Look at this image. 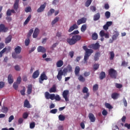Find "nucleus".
I'll return each mask as SVG.
<instances>
[{
    "mask_svg": "<svg viewBox=\"0 0 130 130\" xmlns=\"http://www.w3.org/2000/svg\"><path fill=\"white\" fill-rule=\"evenodd\" d=\"M88 117L91 122H95V120H96V117H95L94 114L91 113H89L88 114Z\"/></svg>",
    "mask_w": 130,
    "mask_h": 130,
    "instance_id": "14",
    "label": "nucleus"
},
{
    "mask_svg": "<svg viewBox=\"0 0 130 130\" xmlns=\"http://www.w3.org/2000/svg\"><path fill=\"white\" fill-rule=\"evenodd\" d=\"M123 102L124 106H125V107H126L127 106V102H126V100L125 98H124L123 99Z\"/></svg>",
    "mask_w": 130,
    "mask_h": 130,
    "instance_id": "58",
    "label": "nucleus"
},
{
    "mask_svg": "<svg viewBox=\"0 0 130 130\" xmlns=\"http://www.w3.org/2000/svg\"><path fill=\"white\" fill-rule=\"evenodd\" d=\"M8 30L9 28L8 27H6L5 24H0V32H3L4 33H6V32H8Z\"/></svg>",
    "mask_w": 130,
    "mask_h": 130,
    "instance_id": "9",
    "label": "nucleus"
},
{
    "mask_svg": "<svg viewBox=\"0 0 130 130\" xmlns=\"http://www.w3.org/2000/svg\"><path fill=\"white\" fill-rule=\"evenodd\" d=\"M100 19V13H98L93 16V21H98Z\"/></svg>",
    "mask_w": 130,
    "mask_h": 130,
    "instance_id": "26",
    "label": "nucleus"
},
{
    "mask_svg": "<svg viewBox=\"0 0 130 130\" xmlns=\"http://www.w3.org/2000/svg\"><path fill=\"white\" fill-rule=\"evenodd\" d=\"M14 53H16V54H20L21 52H22V48L20 46H17L15 49H14Z\"/></svg>",
    "mask_w": 130,
    "mask_h": 130,
    "instance_id": "13",
    "label": "nucleus"
},
{
    "mask_svg": "<svg viewBox=\"0 0 130 130\" xmlns=\"http://www.w3.org/2000/svg\"><path fill=\"white\" fill-rule=\"evenodd\" d=\"M50 93H55L56 92V86L55 85H53L52 87L49 89Z\"/></svg>",
    "mask_w": 130,
    "mask_h": 130,
    "instance_id": "27",
    "label": "nucleus"
},
{
    "mask_svg": "<svg viewBox=\"0 0 130 130\" xmlns=\"http://www.w3.org/2000/svg\"><path fill=\"white\" fill-rule=\"evenodd\" d=\"M31 93H32V85L29 84L28 85L27 87V94H28V95H30Z\"/></svg>",
    "mask_w": 130,
    "mask_h": 130,
    "instance_id": "29",
    "label": "nucleus"
},
{
    "mask_svg": "<svg viewBox=\"0 0 130 130\" xmlns=\"http://www.w3.org/2000/svg\"><path fill=\"white\" fill-rule=\"evenodd\" d=\"M74 54H75V52L73 51H71L69 52V55L71 58H73L74 57Z\"/></svg>",
    "mask_w": 130,
    "mask_h": 130,
    "instance_id": "56",
    "label": "nucleus"
},
{
    "mask_svg": "<svg viewBox=\"0 0 130 130\" xmlns=\"http://www.w3.org/2000/svg\"><path fill=\"white\" fill-rule=\"evenodd\" d=\"M28 116H29V114L27 112H25L22 115V117L24 119H27L28 118Z\"/></svg>",
    "mask_w": 130,
    "mask_h": 130,
    "instance_id": "47",
    "label": "nucleus"
},
{
    "mask_svg": "<svg viewBox=\"0 0 130 130\" xmlns=\"http://www.w3.org/2000/svg\"><path fill=\"white\" fill-rule=\"evenodd\" d=\"M12 15V12L11 11L10 9H8L7 11V16H11Z\"/></svg>",
    "mask_w": 130,
    "mask_h": 130,
    "instance_id": "63",
    "label": "nucleus"
},
{
    "mask_svg": "<svg viewBox=\"0 0 130 130\" xmlns=\"http://www.w3.org/2000/svg\"><path fill=\"white\" fill-rule=\"evenodd\" d=\"M109 76H110L112 79H116L117 77V72L113 69H110L109 70Z\"/></svg>",
    "mask_w": 130,
    "mask_h": 130,
    "instance_id": "3",
    "label": "nucleus"
},
{
    "mask_svg": "<svg viewBox=\"0 0 130 130\" xmlns=\"http://www.w3.org/2000/svg\"><path fill=\"white\" fill-rule=\"evenodd\" d=\"M88 48H92V49H94V50H97V49L100 48V45L98 43L92 44L88 46Z\"/></svg>",
    "mask_w": 130,
    "mask_h": 130,
    "instance_id": "7",
    "label": "nucleus"
},
{
    "mask_svg": "<svg viewBox=\"0 0 130 130\" xmlns=\"http://www.w3.org/2000/svg\"><path fill=\"white\" fill-rule=\"evenodd\" d=\"M58 20H59V17H56L52 21V25H54L56 23L58 22Z\"/></svg>",
    "mask_w": 130,
    "mask_h": 130,
    "instance_id": "42",
    "label": "nucleus"
},
{
    "mask_svg": "<svg viewBox=\"0 0 130 130\" xmlns=\"http://www.w3.org/2000/svg\"><path fill=\"white\" fill-rule=\"evenodd\" d=\"M105 16L107 19H109L111 16L110 12L109 11H106L105 13Z\"/></svg>",
    "mask_w": 130,
    "mask_h": 130,
    "instance_id": "44",
    "label": "nucleus"
},
{
    "mask_svg": "<svg viewBox=\"0 0 130 130\" xmlns=\"http://www.w3.org/2000/svg\"><path fill=\"white\" fill-rule=\"evenodd\" d=\"M50 113H52V114H55L57 112V109H54L51 110L50 111Z\"/></svg>",
    "mask_w": 130,
    "mask_h": 130,
    "instance_id": "55",
    "label": "nucleus"
},
{
    "mask_svg": "<svg viewBox=\"0 0 130 130\" xmlns=\"http://www.w3.org/2000/svg\"><path fill=\"white\" fill-rule=\"evenodd\" d=\"M110 60H113V59L114 58L115 54L114 52L113 51L110 52Z\"/></svg>",
    "mask_w": 130,
    "mask_h": 130,
    "instance_id": "36",
    "label": "nucleus"
},
{
    "mask_svg": "<svg viewBox=\"0 0 130 130\" xmlns=\"http://www.w3.org/2000/svg\"><path fill=\"white\" fill-rule=\"evenodd\" d=\"M83 49H84V50H85V51L84 58V63H87V62H88L87 60L88 59H89V57L90 56V55H91V54H92V53H93L94 51H93V50L91 49H88L86 46H84L83 47Z\"/></svg>",
    "mask_w": 130,
    "mask_h": 130,
    "instance_id": "2",
    "label": "nucleus"
},
{
    "mask_svg": "<svg viewBox=\"0 0 130 130\" xmlns=\"http://www.w3.org/2000/svg\"><path fill=\"white\" fill-rule=\"evenodd\" d=\"M78 25L76 24H74L73 25V26H71L68 30V32H72V31H74L75 29H77Z\"/></svg>",
    "mask_w": 130,
    "mask_h": 130,
    "instance_id": "23",
    "label": "nucleus"
},
{
    "mask_svg": "<svg viewBox=\"0 0 130 130\" xmlns=\"http://www.w3.org/2000/svg\"><path fill=\"white\" fill-rule=\"evenodd\" d=\"M95 61L98 60L99 59V53H96L94 55V58Z\"/></svg>",
    "mask_w": 130,
    "mask_h": 130,
    "instance_id": "52",
    "label": "nucleus"
},
{
    "mask_svg": "<svg viewBox=\"0 0 130 130\" xmlns=\"http://www.w3.org/2000/svg\"><path fill=\"white\" fill-rule=\"evenodd\" d=\"M66 69L69 73L73 72V68H72V66L70 64L67 66V68Z\"/></svg>",
    "mask_w": 130,
    "mask_h": 130,
    "instance_id": "45",
    "label": "nucleus"
},
{
    "mask_svg": "<svg viewBox=\"0 0 130 130\" xmlns=\"http://www.w3.org/2000/svg\"><path fill=\"white\" fill-rule=\"evenodd\" d=\"M14 69L15 71H17V72H20V71H21V68L19 65H16L14 66Z\"/></svg>",
    "mask_w": 130,
    "mask_h": 130,
    "instance_id": "51",
    "label": "nucleus"
},
{
    "mask_svg": "<svg viewBox=\"0 0 130 130\" xmlns=\"http://www.w3.org/2000/svg\"><path fill=\"white\" fill-rule=\"evenodd\" d=\"M63 75V72L62 70H60L58 71V75H57V79L58 81H61V79H62V75Z\"/></svg>",
    "mask_w": 130,
    "mask_h": 130,
    "instance_id": "16",
    "label": "nucleus"
},
{
    "mask_svg": "<svg viewBox=\"0 0 130 130\" xmlns=\"http://www.w3.org/2000/svg\"><path fill=\"white\" fill-rule=\"evenodd\" d=\"M106 25L108 26L109 27L112 25V21H108L107 22Z\"/></svg>",
    "mask_w": 130,
    "mask_h": 130,
    "instance_id": "64",
    "label": "nucleus"
},
{
    "mask_svg": "<svg viewBox=\"0 0 130 130\" xmlns=\"http://www.w3.org/2000/svg\"><path fill=\"white\" fill-rule=\"evenodd\" d=\"M8 81L9 84H13L14 83V78L12 74H9L8 77Z\"/></svg>",
    "mask_w": 130,
    "mask_h": 130,
    "instance_id": "19",
    "label": "nucleus"
},
{
    "mask_svg": "<svg viewBox=\"0 0 130 130\" xmlns=\"http://www.w3.org/2000/svg\"><path fill=\"white\" fill-rule=\"evenodd\" d=\"M101 37H105L106 38H109V34L107 33H100Z\"/></svg>",
    "mask_w": 130,
    "mask_h": 130,
    "instance_id": "32",
    "label": "nucleus"
},
{
    "mask_svg": "<svg viewBox=\"0 0 130 130\" xmlns=\"http://www.w3.org/2000/svg\"><path fill=\"white\" fill-rule=\"evenodd\" d=\"M128 63L125 62V61H123L121 63L122 67H127Z\"/></svg>",
    "mask_w": 130,
    "mask_h": 130,
    "instance_id": "60",
    "label": "nucleus"
},
{
    "mask_svg": "<svg viewBox=\"0 0 130 130\" xmlns=\"http://www.w3.org/2000/svg\"><path fill=\"white\" fill-rule=\"evenodd\" d=\"M38 52L45 53L46 52V49L43 46H40L38 47Z\"/></svg>",
    "mask_w": 130,
    "mask_h": 130,
    "instance_id": "17",
    "label": "nucleus"
},
{
    "mask_svg": "<svg viewBox=\"0 0 130 130\" xmlns=\"http://www.w3.org/2000/svg\"><path fill=\"white\" fill-rule=\"evenodd\" d=\"M91 4H92V0H87L85 3V6L88 8V7H90Z\"/></svg>",
    "mask_w": 130,
    "mask_h": 130,
    "instance_id": "33",
    "label": "nucleus"
},
{
    "mask_svg": "<svg viewBox=\"0 0 130 130\" xmlns=\"http://www.w3.org/2000/svg\"><path fill=\"white\" fill-rule=\"evenodd\" d=\"M98 84H94L93 86V91H97V90H98Z\"/></svg>",
    "mask_w": 130,
    "mask_h": 130,
    "instance_id": "54",
    "label": "nucleus"
},
{
    "mask_svg": "<svg viewBox=\"0 0 130 130\" xmlns=\"http://www.w3.org/2000/svg\"><path fill=\"white\" fill-rule=\"evenodd\" d=\"M62 66H63V60H58L56 62L57 68H61V67H62Z\"/></svg>",
    "mask_w": 130,
    "mask_h": 130,
    "instance_id": "25",
    "label": "nucleus"
},
{
    "mask_svg": "<svg viewBox=\"0 0 130 130\" xmlns=\"http://www.w3.org/2000/svg\"><path fill=\"white\" fill-rule=\"evenodd\" d=\"M14 117L13 115L10 116L9 118V120H8L9 122H12V120H14Z\"/></svg>",
    "mask_w": 130,
    "mask_h": 130,
    "instance_id": "61",
    "label": "nucleus"
},
{
    "mask_svg": "<svg viewBox=\"0 0 130 130\" xmlns=\"http://www.w3.org/2000/svg\"><path fill=\"white\" fill-rule=\"evenodd\" d=\"M9 110V109L8 108V107H4L2 108V112H3L4 113H7V112H8Z\"/></svg>",
    "mask_w": 130,
    "mask_h": 130,
    "instance_id": "46",
    "label": "nucleus"
},
{
    "mask_svg": "<svg viewBox=\"0 0 130 130\" xmlns=\"http://www.w3.org/2000/svg\"><path fill=\"white\" fill-rule=\"evenodd\" d=\"M58 119H59V120H60V121H63V120H64V119H66V117H64V116L60 114L58 116Z\"/></svg>",
    "mask_w": 130,
    "mask_h": 130,
    "instance_id": "38",
    "label": "nucleus"
},
{
    "mask_svg": "<svg viewBox=\"0 0 130 130\" xmlns=\"http://www.w3.org/2000/svg\"><path fill=\"white\" fill-rule=\"evenodd\" d=\"M19 85L18 83L14 82L13 83V88H14L15 90H18V87H19Z\"/></svg>",
    "mask_w": 130,
    "mask_h": 130,
    "instance_id": "48",
    "label": "nucleus"
},
{
    "mask_svg": "<svg viewBox=\"0 0 130 130\" xmlns=\"http://www.w3.org/2000/svg\"><path fill=\"white\" fill-rule=\"evenodd\" d=\"M105 105L106 108H108V109H112V108H113V107H112V106H111L109 103H106L105 104Z\"/></svg>",
    "mask_w": 130,
    "mask_h": 130,
    "instance_id": "40",
    "label": "nucleus"
},
{
    "mask_svg": "<svg viewBox=\"0 0 130 130\" xmlns=\"http://www.w3.org/2000/svg\"><path fill=\"white\" fill-rule=\"evenodd\" d=\"M106 77V74L104 72H102L100 74V79L101 80H103L104 78Z\"/></svg>",
    "mask_w": 130,
    "mask_h": 130,
    "instance_id": "28",
    "label": "nucleus"
},
{
    "mask_svg": "<svg viewBox=\"0 0 130 130\" xmlns=\"http://www.w3.org/2000/svg\"><path fill=\"white\" fill-rule=\"evenodd\" d=\"M5 87V82L0 81V89H3Z\"/></svg>",
    "mask_w": 130,
    "mask_h": 130,
    "instance_id": "62",
    "label": "nucleus"
},
{
    "mask_svg": "<svg viewBox=\"0 0 130 130\" xmlns=\"http://www.w3.org/2000/svg\"><path fill=\"white\" fill-rule=\"evenodd\" d=\"M119 96V94L117 92H114L111 94V98L114 99V100H116V99H118V97Z\"/></svg>",
    "mask_w": 130,
    "mask_h": 130,
    "instance_id": "20",
    "label": "nucleus"
},
{
    "mask_svg": "<svg viewBox=\"0 0 130 130\" xmlns=\"http://www.w3.org/2000/svg\"><path fill=\"white\" fill-rule=\"evenodd\" d=\"M55 10L53 9H51L50 11L47 13L48 16H51L53 13H54Z\"/></svg>",
    "mask_w": 130,
    "mask_h": 130,
    "instance_id": "43",
    "label": "nucleus"
},
{
    "mask_svg": "<svg viewBox=\"0 0 130 130\" xmlns=\"http://www.w3.org/2000/svg\"><path fill=\"white\" fill-rule=\"evenodd\" d=\"M92 40H97L98 39V35L96 33H93L92 35Z\"/></svg>",
    "mask_w": 130,
    "mask_h": 130,
    "instance_id": "34",
    "label": "nucleus"
},
{
    "mask_svg": "<svg viewBox=\"0 0 130 130\" xmlns=\"http://www.w3.org/2000/svg\"><path fill=\"white\" fill-rule=\"evenodd\" d=\"M46 2L44 3V4L41 5L40 8L37 10L38 13H42L44 12V10H45V8H46Z\"/></svg>",
    "mask_w": 130,
    "mask_h": 130,
    "instance_id": "10",
    "label": "nucleus"
},
{
    "mask_svg": "<svg viewBox=\"0 0 130 130\" xmlns=\"http://www.w3.org/2000/svg\"><path fill=\"white\" fill-rule=\"evenodd\" d=\"M78 80L80 81V82H85V81H86L85 78H84V77H83L82 75H80L79 76Z\"/></svg>",
    "mask_w": 130,
    "mask_h": 130,
    "instance_id": "37",
    "label": "nucleus"
},
{
    "mask_svg": "<svg viewBox=\"0 0 130 130\" xmlns=\"http://www.w3.org/2000/svg\"><path fill=\"white\" fill-rule=\"evenodd\" d=\"M19 2H20V0H15L13 5V8L16 12H18V9H19Z\"/></svg>",
    "mask_w": 130,
    "mask_h": 130,
    "instance_id": "15",
    "label": "nucleus"
},
{
    "mask_svg": "<svg viewBox=\"0 0 130 130\" xmlns=\"http://www.w3.org/2000/svg\"><path fill=\"white\" fill-rule=\"evenodd\" d=\"M69 94H70V92L68 90H66L63 91L62 96L63 98H64V99L65 100V101H66V102L69 101V98L68 97V95H69Z\"/></svg>",
    "mask_w": 130,
    "mask_h": 130,
    "instance_id": "8",
    "label": "nucleus"
},
{
    "mask_svg": "<svg viewBox=\"0 0 130 130\" xmlns=\"http://www.w3.org/2000/svg\"><path fill=\"white\" fill-rule=\"evenodd\" d=\"M89 89H88V87L85 86L83 87L82 89V93L86 94H85L83 96L84 99L87 100L88 98H89V96H90V93L88 92Z\"/></svg>",
    "mask_w": 130,
    "mask_h": 130,
    "instance_id": "5",
    "label": "nucleus"
},
{
    "mask_svg": "<svg viewBox=\"0 0 130 130\" xmlns=\"http://www.w3.org/2000/svg\"><path fill=\"white\" fill-rule=\"evenodd\" d=\"M80 71H81V69L80 68V67L79 66L76 67L75 70V76H79V75L80 74Z\"/></svg>",
    "mask_w": 130,
    "mask_h": 130,
    "instance_id": "24",
    "label": "nucleus"
},
{
    "mask_svg": "<svg viewBox=\"0 0 130 130\" xmlns=\"http://www.w3.org/2000/svg\"><path fill=\"white\" fill-rule=\"evenodd\" d=\"M7 51V48H4L1 51H0V58L3 57V54Z\"/></svg>",
    "mask_w": 130,
    "mask_h": 130,
    "instance_id": "39",
    "label": "nucleus"
},
{
    "mask_svg": "<svg viewBox=\"0 0 130 130\" xmlns=\"http://www.w3.org/2000/svg\"><path fill=\"white\" fill-rule=\"evenodd\" d=\"M45 97L47 100H49V99L53 100L54 98V93L50 94L49 92L47 91L45 93Z\"/></svg>",
    "mask_w": 130,
    "mask_h": 130,
    "instance_id": "6",
    "label": "nucleus"
},
{
    "mask_svg": "<svg viewBox=\"0 0 130 130\" xmlns=\"http://www.w3.org/2000/svg\"><path fill=\"white\" fill-rule=\"evenodd\" d=\"M24 107H26V108H31L30 103H29V101L27 99L24 101Z\"/></svg>",
    "mask_w": 130,
    "mask_h": 130,
    "instance_id": "21",
    "label": "nucleus"
},
{
    "mask_svg": "<svg viewBox=\"0 0 130 130\" xmlns=\"http://www.w3.org/2000/svg\"><path fill=\"white\" fill-rule=\"evenodd\" d=\"M86 21H87L86 18H85L84 17H82L81 19L77 20V25L79 26V25H81V24H85V23H86Z\"/></svg>",
    "mask_w": 130,
    "mask_h": 130,
    "instance_id": "12",
    "label": "nucleus"
},
{
    "mask_svg": "<svg viewBox=\"0 0 130 130\" xmlns=\"http://www.w3.org/2000/svg\"><path fill=\"white\" fill-rule=\"evenodd\" d=\"M31 35H32V33H29L28 34L27 36V38L25 39V41H24V44L25 46H29V44H30V36H31Z\"/></svg>",
    "mask_w": 130,
    "mask_h": 130,
    "instance_id": "11",
    "label": "nucleus"
},
{
    "mask_svg": "<svg viewBox=\"0 0 130 130\" xmlns=\"http://www.w3.org/2000/svg\"><path fill=\"white\" fill-rule=\"evenodd\" d=\"M12 56L13 58H18V59H22V57H23L21 55H18V54H16L15 52L12 53Z\"/></svg>",
    "mask_w": 130,
    "mask_h": 130,
    "instance_id": "18",
    "label": "nucleus"
},
{
    "mask_svg": "<svg viewBox=\"0 0 130 130\" xmlns=\"http://www.w3.org/2000/svg\"><path fill=\"white\" fill-rule=\"evenodd\" d=\"M32 16L31 15H29L27 18H26V19L25 20V21L24 22V25H27V24H28V23H29V22L30 21V20L31 19Z\"/></svg>",
    "mask_w": 130,
    "mask_h": 130,
    "instance_id": "30",
    "label": "nucleus"
},
{
    "mask_svg": "<svg viewBox=\"0 0 130 130\" xmlns=\"http://www.w3.org/2000/svg\"><path fill=\"white\" fill-rule=\"evenodd\" d=\"M11 41H12V36L10 35L6 39L5 43H10Z\"/></svg>",
    "mask_w": 130,
    "mask_h": 130,
    "instance_id": "31",
    "label": "nucleus"
},
{
    "mask_svg": "<svg viewBox=\"0 0 130 130\" xmlns=\"http://www.w3.org/2000/svg\"><path fill=\"white\" fill-rule=\"evenodd\" d=\"M39 74H40V72H39V70H37L35 71L32 74L33 79H36L38 78V77H39Z\"/></svg>",
    "mask_w": 130,
    "mask_h": 130,
    "instance_id": "22",
    "label": "nucleus"
},
{
    "mask_svg": "<svg viewBox=\"0 0 130 130\" xmlns=\"http://www.w3.org/2000/svg\"><path fill=\"white\" fill-rule=\"evenodd\" d=\"M87 29V24H83L82 25L81 30L82 32H85Z\"/></svg>",
    "mask_w": 130,
    "mask_h": 130,
    "instance_id": "35",
    "label": "nucleus"
},
{
    "mask_svg": "<svg viewBox=\"0 0 130 130\" xmlns=\"http://www.w3.org/2000/svg\"><path fill=\"white\" fill-rule=\"evenodd\" d=\"M99 64H94L93 65V69L95 70V71H96L98 69H99Z\"/></svg>",
    "mask_w": 130,
    "mask_h": 130,
    "instance_id": "59",
    "label": "nucleus"
},
{
    "mask_svg": "<svg viewBox=\"0 0 130 130\" xmlns=\"http://www.w3.org/2000/svg\"><path fill=\"white\" fill-rule=\"evenodd\" d=\"M48 79V78L47 77V76H46L45 72H43L41 74V76H40V78L39 79V82L40 84H43L44 80H46Z\"/></svg>",
    "mask_w": 130,
    "mask_h": 130,
    "instance_id": "4",
    "label": "nucleus"
},
{
    "mask_svg": "<svg viewBox=\"0 0 130 130\" xmlns=\"http://www.w3.org/2000/svg\"><path fill=\"white\" fill-rule=\"evenodd\" d=\"M54 99L56 100V101H60L61 98L58 94L56 95V96L55 94H54L53 100H54Z\"/></svg>",
    "mask_w": 130,
    "mask_h": 130,
    "instance_id": "41",
    "label": "nucleus"
},
{
    "mask_svg": "<svg viewBox=\"0 0 130 130\" xmlns=\"http://www.w3.org/2000/svg\"><path fill=\"white\" fill-rule=\"evenodd\" d=\"M21 81H22V78L21 77V76H19L17 78L16 83H17V84L20 85V84H21Z\"/></svg>",
    "mask_w": 130,
    "mask_h": 130,
    "instance_id": "50",
    "label": "nucleus"
},
{
    "mask_svg": "<svg viewBox=\"0 0 130 130\" xmlns=\"http://www.w3.org/2000/svg\"><path fill=\"white\" fill-rule=\"evenodd\" d=\"M57 45H58V43H55L53 44L52 47H51V49H52V50H53L54 48H55V47H56Z\"/></svg>",
    "mask_w": 130,
    "mask_h": 130,
    "instance_id": "57",
    "label": "nucleus"
},
{
    "mask_svg": "<svg viewBox=\"0 0 130 130\" xmlns=\"http://www.w3.org/2000/svg\"><path fill=\"white\" fill-rule=\"evenodd\" d=\"M31 11H32V9H31V7H26L25 9V12L26 13H29V12H31Z\"/></svg>",
    "mask_w": 130,
    "mask_h": 130,
    "instance_id": "53",
    "label": "nucleus"
},
{
    "mask_svg": "<svg viewBox=\"0 0 130 130\" xmlns=\"http://www.w3.org/2000/svg\"><path fill=\"white\" fill-rule=\"evenodd\" d=\"M81 38V36L75 35L72 36V38L67 39V41L70 45H74L76 44L78 41H80Z\"/></svg>",
    "mask_w": 130,
    "mask_h": 130,
    "instance_id": "1",
    "label": "nucleus"
},
{
    "mask_svg": "<svg viewBox=\"0 0 130 130\" xmlns=\"http://www.w3.org/2000/svg\"><path fill=\"white\" fill-rule=\"evenodd\" d=\"M35 122H32L29 124V128H31V129L34 128L35 127Z\"/></svg>",
    "mask_w": 130,
    "mask_h": 130,
    "instance_id": "49",
    "label": "nucleus"
}]
</instances>
